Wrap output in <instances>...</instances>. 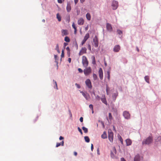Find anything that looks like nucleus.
<instances>
[{
    "label": "nucleus",
    "mask_w": 161,
    "mask_h": 161,
    "mask_svg": "<svg viewBox=\"0 0 161 161\" xmlns=\"http://www.w3.org/2000/svg\"><path fill=\"white\" fill-rule=\"evenodd\" d=\"M126 145L127 146H129L131 145L132 144V141L130 139H127L126 140Z\"/></svg>",
    "instance_id": "nucleus-17"
},
{
    "label": "nucleus",
    "mask_w": 161,
    "mask_h": 161,
    "mask_svg": "<svg viewBox=\"0 0 161 161\" xmlns=\"http://www.w3.org/2000/svg\"><path fill=\"white\" fill-rule=\"evenodd\" d=\"M108 116L109 119L111 120L112 119V116L111 113H109Z\"/></svg>",
    "instance_id": "nucleus-36"
},
{
    "label": "nucleus",
    "mask_w": 161,
    "mask_h": 161,
    "mask_svg": "<svg viewBox=\"0 0 161 161\" xmlns=\"http://www.w3.org/2000/svg\"><path fill=\"white\" fill-rule=\"evenodd\" d=\"M120 141L121 142V143L123 144V140L122 138L121 137L120 138Z\"/></svg>",
    "instance_id": "nucleus-52"
},
{
    "label": "nucleus",
    "mask_w": 161,
    "mask_h": 161,
    "mask_svg": "<svg viewBox=\"0 0 161 161\" xmlns=\"http://www.w3.org/2000/svg\"><path fill=\"white\" fill-rule=\"evenodd\" d=\"M78 70L80 73H82L83 72V70L80 68H78Z\"/></svg>",
    "instance_id": "nucleus-44"
},
{
    "label": "nucleus",
    "mask_w": 161,
    "mask_h": 161,
    "mask_svg": "<svg viewBox=\"0 0 161 161\" xmlns=\"http://www.w3.org/2000/svg\"><path fill=\"white\" fill-rule=\"evenodd\" d=\"M96 99L97 100L99 101L100 99H101V98H100V97L98 95H97L96 96Z\"/></svg>",
    "instance_id": "nucleus-37"
},
{
    "label": "nucleus",
    "mask_w": 161,
    "mask_h": 161,
    "mask_svg": "<svg viewBox=\"0 0 161 161\" xmlns=\"http://www.w3.org/2000/svg\"><path fill=\"white\" fill-rule=\"evenodd\" d=\"M57 18L59 21H61V17L58 13L57 14Z\"/></svg>",
    "instance_id": "nucleus-30"
},
{
    "label": "nucleus",
    "mask_w": 161,
    "mask_h": 161,
    "mask_svg": "<svg viewBox=\"0 0 161 161\" xmlns=\"http://www.w3.org/2000/svg\"><path fill=\"white\" fill-rule=\"evenodd\" d=\"M117 32L119 35H120L122 34V31L121 30H117Z\"/></svg>",
    "instance_id": "nucleus-38"
},
{
    "label": "nucleus",
    "mask_w": 161,
    "mask_h": 161,
    "mask_svg": "<svg viewBox=\"0 0 161 161\" xmlns=\"http://www.w3.org/2000/svg\"><path fill=\"white\" fill-rule=\"evenodd\" d=\"M86 53V47H82L79 53V55H81L83 54Z\"/></svg>",
    "instance_id": "nucleus-12"
},
{
    "label": "nucleus",
    "mask_w": 161,
    "mask_h": 161,
    "mask_svg": "<svg viewBox=\"0 0 161 161\" xmlns=\"http://www.w3.org/2000/svg\"><path fill=\"white\" fill-rule=\"evenodd\" d=\"M101 100L102 102L106 105H107V101L104 95H103L102 97L101 98Z\"/></svg>",
    "instance_id": "nucleus-14"
},
{
    "label": "nucleus",
    "mask_w": 161,
    "mask_h": 161,
    "mask_svg": "<svg viewBox=\"0 0 161 161\" xmlns=\"http://www.w3.org/2000/svg\"><path fill=\"white\" fill-rule=\"evenodd\" d=\"M53 81L54 82V85L55 86V88L57 90H58V86H57V82L56 81H54V80H53Z\"/></svg>",
    "instance_id": "nucleus-35"
},
{
    "label": "nucleus",
    "mask_w": 161,
    "mask_h": 161,
    "mask_svg": "<svg viewBox=\"0 0 161 161\" xmlns=\"http://www.w3.org/2000/svg\"><path fill=\"white\" fill-rule=\"evenodd\" d=\"M120 47L119 45H115L113 51L115 52H118L120 50Z\"/></svg>",
    "instance_id": "nucleus-13"
},
{
    "label": "nucleus",
    "mask_w": 161,
    "mask_h": 161,
    "mask_svg": "<svg viewBox=\"0 0 161 161\" xmlns=\"http://www.w3.org/2000/svg\"><path fill=\"white\" fill-rule=\"evenodd\" d=\"M106 28L107 30L110 32L112 31L113 29L111 25L108 23L106 24Z\"/></svg>",
    "instance_id": "nucleus-15"
},
{
    "label": "nucleus",
    "mask_w": 161,
    "mask_h": 161,
    "mask_svg": "<svg viewBox=\"0 0 161 161\" xmlns=\"http://www.w3.org/2000/svg\"><path fill=\"white\" fill-rule=\"evenodd\" d=\"M149 77L148 76H146L145 77V79L146 81L148 83H149Z\"/></svg>",
    "instance_id": "nucleus-32"
},
{
    "label": "nucleus",
    "mask_w": 161,
    "mask_h": 161,
    "mask_svg": "<svg viewBox=\"0 0 161 161\" xmlns=\"http://www.w3.org/2000/svg\"><path fill=\"white\" fill-rule=\"evenodd\" d=\"M102 125H103V127H104V126H104V123L103 122H102Z\"/></svg>",
    "instance_id": "nucleus-64"
},
{
    "label": "nucleus",
    "mask_w": 161,
    "mask_h": 161,
    "mask_svg": "<svg viewBox=\"0 0 161 161\" xmlns=\"http://www.w3.org/2000/svg\"><path fill=\"white\" fill-rule=\"evenodd\" d=\"M109 90V88L107 85L106 86V91L107 92V95H108V91Z\"/></svg>",
    "instance_id": "nucleus-39"
},
{
    "label": "nucleus",
    "mask_w": 161,
    "mask_h": 161,
    "mask_svg": "<svg viewBox=\"0 0 161 161\" xmlns=\"http://www.w3.org/2000/svg\"><path fill=\"white\" fill-rule=\"evenodd\" d=\"M134 161H140V156L139 155H136L134 157Z\"/></svg>",
    "instance_id": "nucleus-20"
},
{
    "label": "nucleus",
    "mask_w": 161,
    "mask_h": 161,
    "mask_svg": "<svg viewBox=\"0 0 161 161\" xmlns=\"http://www.w3.org/2000/svg\"><path fill=\"white\" fill-rule=\"evenodd\" d=\"M121 161H126V160L124 158H121Z\"/></svg>",
    "instance_id": "nucleus-54"
},
{
    "label": "nucleus",
    "mask_w": 161,
    "mask_h": 161,
    "mask_svg": "<svg viewBox=\"0 0 161 161\" xmlns=\"http://www.w3.org/2000/svg\"><path fill=\"white\" fill-rule=\"evenodd\" d=\"M113 151H114V152L115 153H116V149H115V147H113Z\"/></svg>",
    "instance_id": "nucleus-56"
},
{
    "label": "nucleus",
    "mask_w": 161,
    "mask_h": 161,
    "mask_svg": "<svg viewBox=\"0 0 161 161\" xmlns=\"http://www.w3.org/2000/svg\"><path fill=\"white\" fill-rule=\"evenodd\" d=\"M58 2L60 3H62V0H58Z\"/></svg>",
    "instance_id": "nucleus-51"
},
{
    "label": "nucleus",
    "mask_w": 161,
    "mask_h": 161,
    "mask_svg": "<svg viewBox=\"0 0 161 161\" xmlns=\"http://www.w3.org/2000/svg\"><path fill=\"white\" fill-rule=\"evenodd\" d=\"M86 68L84 70L83 72L86 76L89 75L92 72V69L90 67H85Z\"/></svg>",
    "instance_id": "nucleus-2"
},
{
    "label": "nucleus",
    "mask_w": 161,
    "mask_h": 161,
    "mask_svg": "<svg viewBox=\"0 0 161 161\" xmlns=\"http://www.w3.org/2000/svg\"><path fill=\"white\" fill-rule=\"evenodd\" d=\"M92 64H95L96 63V60L95 59V57L94 56H92Z\"/></svg>",
    "instance_id": "nucleus-28"
},
{
    "label": "nucleus",
    "mask_w": 161,
    "mask_h": 161,
    "mask_svg": "<svg viewBox=\"0 0 161 161\" xmlns=\"http://www.w3.org/2000/svg\"><path fill=\"white\" fill-rule=\"evenodd\" d=\"M89 33H87L86 34L84 37L83 40L81 42V45L82 46L85 43L86 41L89 38Z\"/></svg>",
    "instance_id": "nucleus-10"
},
{
    "label": "nucleus",
    "mask_w": 161,
    "mask_h": 161,
    "mask_svg": "<svg viewBox=\"0 0 161 161\" xmlns=\"http://www.w3.org/2000/svg\"><path fill=\"white\" fill-rule=\"evenodd\" d=\"M93 42L94 46L96 47H97L98 46V39L97 36H95L93 38Z\"/></svg>",
    "instance_id": "nucleus-5"
},
{
    "label": "nucleus",
    "mask_w": 161,
    "mask_h": 161,
    "mask_svg": "<svg viewBox=\"0 0 161 161\" xmlns=\"http://www.w3.org/2000/svg\"><path fill=\"white\" fill-rule=\"evenodd\" d=\"M78 129L79 131L80 132L81 134V135H82L83 133H82V130H81V129L79 127H78Z\"/></svg>",
    "instance_id": "nucleus-43"
},
{
    "label": "nucleus",
    "mask_w": 161,
    "mask_h": 161,
    "mask_svg": "<svg viewBox=\"0 0 161 161\" xmlns=\"http://www.w3.org/2000/svg\"><path fill=\"white\" fill-rule=\"evenodd\" d=\"M98 74L100 79L102 80L103 78V73L102 69L101 68H100L98 71Z\"/></svg>",
    "instance_id": "nucleus-11"
},
{
    "label": "nucleus",
    "mask_w": 161,
    "mask_h": 161,
    "mask_svg": "<svg viewBox=\"0 0 161 161\" xmlns=\"http://www.w3.org/2000/svg\"><path fill=\"white\" fill-rule=\"evenodd\" d=\"M54 58H55V59L56 60H57V55H54Z\"/></svg>",
    "instance_id": "nucleus-60"
},
{
    "label": "nucleus",
    "mask_w": 161,
    "mask_h": 161,
    "mask_svg": "<svg viewBox=\"0 0 161 161\" xmlns=\"http://www.w3.org/2000/svg\"><path fill=\"white\" fill-rule=\"evenodd\" d=\"M136 50L137 51V52H139V50L138 48L137 47H136Z\"/></svg>",
    "instance_id": "nucleus-63"
},
{
    "label": "nucleus",
    "mask_w": 161,
    "mask_h": 161,
    "mask_svg": "<svg viewBox=\"0 0 161 161\" xmlns=\"http://www.w3.org/2000/svg\"><path fill=\"white\" fill-rule=\"evenodd\" d=\"M78 0H74L75 4H76L78 3Z\"/></svg>",
    "instance_id": "nucleus-55"
},
{
    "label": "nucleus",
    "mask_w": 161,
    "mask_h": 161,
    "mask_svg": "<svg viewBox=\"0 0 161 161\" xmlns=\"http://www.w3.org/2000/svg\"><path fill=\"white\" fill-rule=\"evenodd\" d=\"M64 139V137H63L62 136H60L59 138V139L60 140H63V139Z\"/></svg>",
    "instance_id": "nucleus-50"
},
{
    "label": "nucleus",
    "mask_w": 161,
    "mask_h": 161,
    "mask_svg": "<svg viewBox=\"0 0 161 161\" xmlns=\"http://www.w3.org/2000/svg\"><path fill=\"white\" fill-rule=\"evenodd\" d=\"M82 129L85 133H86L88 132V129L87 128H86L85 127H82Z\"/></svg>",
    "instance_id": "nucleus-34"
},
{
    "label": "nucleus",
    "mask_w": 161,
    "mask_h": 161,
    "mask_svg": "<svg viewBox=\"0 0 161 161\" xmlns=\"http://www.w3.org/2000/svg\"><path fill=\"white\" fill-rule=\"evenodd\" d=\"M89 107L92 110H93V106L92 104H90L89 105Z\"/></svg>",
    "instance_id": "nucleus-42"
},
{
    "label": "nucleus",
    "mask_w": 161,
    "mask_h": 161,
    "mask_svg": "<svg viewBox=\"0 0 161 161\" xmlns=\"http://www.w3.org/2000/svg\"><path fill=\"white\" fill-rule=\"evenodd\" d=\"M64 46H66V45H68V43H67L64 42Z\"/></svg>",
    "instance_id": "nucleus-62"
},
{
    "label": "nucleus",
    "mask_w": 161,
    "mask_h": 161,
    "mask_svg": "<svg viewBox=\"0 0 161 161\" xmlns=\"http://www.w3.org/2000/svg\"><path fill=\"white\" fill-rule=\"evenodd\" d=\"M66 49L68 51H69V53H70L69 48V47H67L66 48Z\"/></svg>",
    "instance_id": "nucleus-47"
},
{
    "label": "nucleus",
    "mask_w": 161,
    "mask_h": 161,
    "mask_svg": "<svg viewBox=\"0 0 161 161\" xmlns=\"http://www.w3.org/2000/svg\"><path fill=\"white\" fill-rule=\"evenodd\" d=\"M59 49V46H58V44H57V45H56V48H55V50H58Z\"/></svg>",
    "instance_id": "nucleus-45"
},
{
    "label": "nucleus",
    "mask_w": 161,
    "mask_h": 161,
    "mask_svg": "<svg viewBox=\"0 0 161 161\" xmlns=\"http://www.w3.org/2000/svg\"><path fill=\"white\" fill-rule=\"evenodd\" d=\"M88 48L89 50L90 51H91V46L90 44L88 45Z\"/></svg>",
    "instance_id": "nucleus-46"
},
{
    "label": "nucleus",
    "mask_w": 161,
    "mask_h": 161,
    "mask_svg": "<svg viewBox=\"0 0 161 161\" xmlns=\"http://www.w3.org/2000/svg\"><path fill=\"white\" fill-rule=\"evenodd\" d=\"M80 120L81 122H82L83 121V118L82 117H81L80 118Z\"/></svg>",
    "instance_id": "nucleus-48"
},
{
    "label": "nucleus",
    "mask_w": 161,
    "mask_h": 161,
    "mask_svg": "<svg viewBox=\"0 0 161 161\" xmlns=\"http://www.w3.org/2000/svg\"><path fill=\"white\" fill-rule=\"evenodd\" d=\"M118 95V93H114L112 96L113 99L114 101L115 100L116 97Z\"/></svg>",
    "instance_id": "nucleus-24"
},
{
    "label": "nucleus",
    "mask_w": 161,
    "mask_h": 161,
    "mask_svg": "<svg viewBox=\"0 0 161 161\" xmlns=\"http://www.w3.org/2000/svg\"><path fill=\"white\" fill-rule=\"evenodd\" d=\"M75 86L77 87L78 88H80V86L77 83H75Z\"/></svg>",
    "instance_id": "nucleus-40"
},
{
    "label": "nucleus",
    "mask_w": 161,
    "mask_h": 161,
    "mask_svg": "<svg viewBox=\"0 0 161 161\" xmlns=\"http://www.w3.org/2000/svg\"><path fill=\"white\" fill-rule=\"evenodd\" d=\"M72 26L73 28L74 29V33L75 34H76V33L77 30L76 27L75 25V23L74 22H73L72 23Z\"/></svg>",
    "instance_id": "nucleus-23"
},
{
    "label": "nucleus",
    "mask_w": 161,
    "mask_h": 161,
    "mask_svg": "<svg viewBox=\"0 0 161 161\" xmlns=\"http://www.w3.org/2000/svg\"><path fill=\"white\" fill-rule=\"evenodd\" d=\"M74 155L75 156H76L77 154V153L76 152H74Z\"/></svg>",
    "instance_id": "nucleus-58"
},
{
    "label": "nucleus",
    "mask_w": 161,
    "mask_h": 161,
    "mask_svg": "<svg viewBox=\"0 0 161 161\" xmlns=\"http://www.w3.org/2000/svg\"><path fill=\"white\" fill-rule=\"evenodd\" d=\"M85 83L88 87L90 89H92V86L91 80L89 79H87L85 81Z\"/></svg>",
    "instance_id": "nucleus-8"
},
{
    "label": "nucleus",
    "mask_w": 161,
    "mask_h": 161,
    "mask_svg": "<svg viewBox=\"0 0 161 161\" xmlns=\"http://www.w3.org/2000/svg\"><path fill=\"white\" fill-rule=\"evenodd\" d=\"M82 64L85 67H87L88 64V61L86 57L85 56L82 57Z\"/></svg>",
    "instance_id": "nucleus-3"
},
{
    "label": "nucleus",
    "mask_w": 161,
    "mask_h": 161,
    "mask_svg": "<svg viewBox=\"0 0 161 161\" xmlns=\"http://www.w3.org/2000/svg\"><path fill=\"white\" fill-rule=\"evenodd\" d=\"M72 26L73 28L74 29V33L75 34H76V33L77 30L76 27L75 25V23L74 22H73L72 23Z\"/></svg>",
    "instance_id": "nucleus-22"
},
{
    "label": "nucleus",
    "mask_w": 161,
    "mask_h": 161,
    "mask_svg": "<svg viewBox=\"0 0 161 161\" xmlns=\"http://www.w3.org/2000/svg\"><path fill=\"white\" fill-rule=\"evenodd\" d=\"M112 6L114 10L116 9L118 6V3L117 1H113L112 2Z\"/></svg>",
    "instance_id": "nucleus-7"
},
{
    "label": "nucleus",
    "mask_w": 161,
    "mask_h": 161,
    "mask_svg": "<svg viewBox=\"0 0 161 161\" xmlns=\"http://www.w3.org/2000/svg\"><path fill=\"white\" fill-rule=\"evenodd\" d=\"M108 137L110 142H112L114 138V134L110 130H108Z\"/></svg>",
    "instance_id": "nucleus-4"
},
{
    "label": "nucleus",
    "mask_w": 161,
    "mask_h": 161,
    "mask_svg": "<svg viewBox=\"0 0 161 161\" xmlns=\"http://www.w3.org/2000/svg\"><path fill=\"white\" fill-rule=\"evenodd\" d=\"M97 154L99 155L100 154V153H99V150L98 148L97 150Z\"/></svg>",
    "instance_id": "nucleus-49"
},
{
    "label": "nucleus",
    "mask_w": 161,
    "mask_h": 161,
    "mask_svg": "<svg viewBox=\"0 0 161 161\" xmlns=\"http://www.w3.org/2000/svg\"><path fill=\"white\" fill-rule=\"evenodd\" d=\"M84 20L82 18H80L78 19V24L79 25H83L84 24Z\"/></svg>",
    "instance_id": "nucleus-16"
},
{
    "label": "nucleus",
    "mask_w": 161,
    "mask_h": 161,
    "mask_svg": "<svg viewBox=\"0 0 161 161\" xmlns=\"http://www.w3.org/2000/svg\"><path fill=\"white\" fill-rule=\"evenodd\" d=\"M68 62H69V63H70L71 62V59L70 58H69L68 59Z\"/></svg>",
    "instance_id": "nucleus-59"
},
{
    "label": "nucleus",
    "mask_w": 161,
    "mask_h": 161,
    "mask_svg": "<svg viewBox=\"0 0 161 161\" xmlns=\"http://www.w3.org/2000/svg\"><path fill=\"white\" fill-rule=\"evenodd\" d=\"M93 149V145L92 144L91 145V149L92 151Z\"/></svg>",
    "instance_id": "nucleus-53"
},
{
    "label": "nucleus",
    "mask_w": 161,
    "mask_h": 161,
    "mask_svg": "<svg viewBox=\"0 0 161 161\" xmlns=\"http://www.w3.org/2000/svg\"><path fill=\"white\" fill-rule=\"evenodd\" d=\"M107 74L108 75L107 78L108 80L110 79V71L109 70L107 71Z\"/></svg>",
    "instance_id": "nucleus-29"
},
{
    "label": "nucleus",
    "mask_w": 161,
    "mask_h": 161,
    "mask_svg": "<svg viewBox=\"0 0 161 161\" xmlns=\"http://www.w3.org/2000/svg\"><path fill=\"white\" fill-rule=\"evenodd\" d=\"M80 92L86 100H89L90 99V97L89 94L86 92L85 93L82 91H81Z\"/></svg>",
    "instance_id": "nucleus-6"
},
{
    "label": "nucleus",
    "mask_w": 161,
    "mask_h": 161,
    "mask_svg": "<svg viewBox=\"0 0 161 161\" xmlns=\"http://www.w3.org/2000/svg\"><path fill=\"white\" fill-rule=\"evenodd\" d=\"M81 3H83L85 1V0H80Z\"/></svg>",
    "instance_id": "nucleus-61"
},
{
    "label": "nucleus",
    "mask_w": 161,
    "mask_h": 161,
    "mask_svg": "<svg viewBox=\"0 0 161 161\" xmlns=\"http://www.w3.org/2000/svg\"><path fill=\"white\" fill-rule=\"evenodd\" d=\"M86 17L88 20H90L91 19V15L89 13H87L86 15Z\"/></svg>",
    "instance_id": "nucleus-25"
},
{
    "label": "nucleus",
    "mask_w": 161,
    "mask_h": 161,
    "mask_svg": "<svg viewBox=\"0 0 161 161\" xmlns=\"http://www.w3.org/2000/svg\"><path fill=\"white\" fill-rule=\"evenodd\" d=\"M123 115L125 118L126 119H129L130 118V114L128 111H124L123 113Z\"/></svg>",
    "instance_id": "nucleus-9"
},
{
    "label": "nucleus",
    "mask_w": 161,
    "mask_h": 161,
    "mask_svg": "<svg viewBox=\"0 0 161 161\" xmlns=\"http://www.w3.org/2000/svg\"><path fill=\"white\" fill-rule=\"evenodd\" d=\"M64 41L67 42H70V39L68 36H65L64 38Z\"/></svg>",
    "instance_id": "nucleus-31"
},
{
    "label": "nucleus",
    "mask_w": 161,
    "mask_h": 161,
    "mask_svg": "<svg viewBox=\"0 0 161 161\" xmlns=\"http://www.w3.org/2000/svg\"><path fill=\"white\" fill-rule=\"evenodd\" d=\"M84 139L85 141L87 142H90V139L89 137L87 136H86L84 137Z\"/></svg>",
    "instance_id": "nucleus-27"
},
{
    "label": "nucleus",
    "mask_w": 161,
    "mask_h": 161,
    "mask_svg": "<svg viewBox=\"0 0 161 161\" xmlns=\"http://www.w3.org/2000/svg\"><path fill=\"white\" fill-rule=\"evenodd\" d=\"M61 56L62 58L64 57V50H62V53Z\"/></svg>",
    "instance_id": "nucleus-41"
},
{
    "label": "nucleus",
    "mask_w": 161,
    "mask_h": 161,
    "mask_svg": "<svg viewBox=\"0 0 161 161\" xmlns=\"http://www.w3.org/2000/svg\"><path fill=\"white\" fill-rule=\"evenodd\" d=\"M64 144V141H62L60 143H57L56 147H58L60 146L61 145L62 146H63Z\"/></svg>",
    "instance_id": "nucleus-21"
},
{
    "label": "nucleus",
    "mask_w": 161,
    "mask_h": 161,
    "mask_svg": "<svg viewBox=\"0 0 161 161\" xmlns=\"http://www.w3.org/2000/svg\"><path fill=\"white\" fill-rule=\"evenodd\" d=\"M101 137L103 139H105L107 138V135L106 132H103V134L101 135Z\"/></svg>",
    "instance_id": "nucleus-26"
},
{
    "label": "nucleus",
    "mask_w": 161,
    "mask_h": 161,
    "mask_svg": "<svg viewBox=\"0 0 161 161\" xmlns=\"http://www.w3.org/2000/svg\"><path fill=\"white\" fill-rule=\"evenodd\" d=\"M61 32L62 35L63 36L67 35L68 34L67 31L66 30H62Z\"/></svg>",
    "instance_id": "nucleus-19"
},
{
    "label": "nucleus",
    "mask_w": 161,
    "mask_h": 161,
    "mask_svg": "<svg viewBox=\"0 0 161 161\" xmlns=\"http://www.w3.org/2000/svg\"><path fill=\"white\" fill-rule=\"evenodd\" d=\"M66 9L68 12H69L71 10V6L70 3H68L66 7Z\"/></svg>",
    "instance_id": "nucleus-18"
},
{
    "label": "nucleus",
    "mask_w": 161,
    "mask_h": 161,
    "mask_svg": "<svg viewBox=\"0 0 161 161\" xmlns=\"http://www.w3.org/2000/svg\"><path fill=\"white\" fill-rule=\"evenodd\" d=\"M93 80H96L97 78V75L94 73H93Z\"/></svg>",
    "instance_id": "nucleus-33"
},
{
    "label": "nucleus",
    "mask_w": 161,
    "mask_h": 161,
    "mask_svg": "<svg viewBox=\"0 0 161 161\" xmlns=\"http://www.w3.org/2000/svg\"><path fill=\"white\" fill-rule=\"evenodd\" d=\"M88 25H87V26L85 28V30L87 31L88 29Z\"/></svg>",
    "instance_id": "nucleus-57"
},
{
    "label": "nucleus",
    "mask_w": 161,
    "mask_h": 161,
    "mask_svg": "<svg viewBox=\"0 0 161 161\" xmlns=\"http://www.w3.org/2000/svg\"><path fill=\"white\" fill-rule=\"evenodd\" d=\"M153 140V137L152 136H149L147 139L143 141L142 142L143 144H149L151 143Z\"/></svg>",
    "instance_id": "nucleus-1"
}]
</instances>
